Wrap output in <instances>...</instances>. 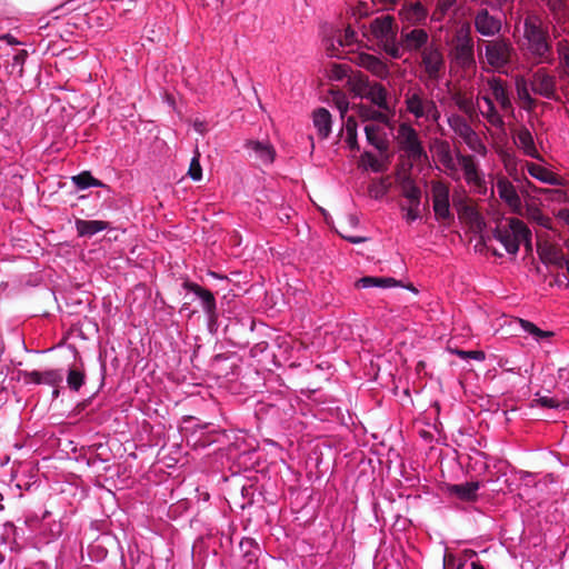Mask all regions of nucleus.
<instances>
[{
  "label": "nucleus",
  "instance_id": "obj_27",
  "mask_svg": "<svg viewBox=\"0 0 569 569\" xmlns=\"http://www.w3.org/2000/svg\"><path fill=\"white\" fill-rule=\"evenodd\" d=\"M77 232L81 237H91L108 228V223L101 220H82L76 221Z\"/></svg>",
  "mask_w": 569,
  "mask_h": 569
},
{
  "label": "nucleus",
  "instance_id": "obj_1",
  "mask_svg": "<svg viewBox=\"0 0 569 569\" xmlns=\"http://www.w3.org/2000/svg\"><path fill=\"white\" fill-rule=\"evenodd\" d=\"M351 91L362 99L369 100L375 107L395 113V103L391 101L388 90L379 82L369 80L363 74H357L349 79Z\"/></svg>",
  "mask_w": 569,
  "mask_h": 569
},
{
  "label": "nucleus",
  "instance_id": "obj_41",
  "mask_svg": "<svg viewBox=\"0 0 569 569\" xmlns=\"http://www.w3.org/2000/svg\"><path fill=\"white\" fill-rule=\"evenodd\" d=\"M361 163L365 168L372 170L373 172L382 171L381 161L372 153L365 152L361 156Z\"/></svg>",
  "mask_w": 569,
  "mask_h": 569
},
{
  "label": "nucleus",
  "instance_id": "obj_9",
  "mask_svg": "<svg viewBox=\"0 0 569 569\" xmlns=\"http://www.w3.org/2000/svg\"><path fill=\"white\" fill-rule=\"evenodd\" d=\"M457 170L459 178L457 181L463 179L466 183L479 192L486 188L485 174L479 169L478 163L471 156H463L458 153Z\"/></svg>",
  "mask_w": 569,
  "mask_h": 569
},
{
  "label": "nucleus",
  "instance_id": "obj_11",
  "mask_svg": "<svg viewBox=\"0 0 569 569\" xmlns=\"http://www.w3.org/2000/svg\"><path fill=\"white\" fill-rule=\"evenodd\" d=\"M432 204L437 219L447 220L451 218L449 189L446 184L437 182L432 186Z\"/></svg>",
  "mask_w": 569,
  "mask_h": 569
},
{
  "label": "nucleus",
  "instance_id": "obj_24",
  "mask_svg": "<svg viewBox=\"0 0 569 569\" xmlns=\"http://www.w3.org/2000/svg\"><path fill=\"white\" fill-rule=\"evenodd\" d=\"M487 84L489 87V90L491 91L492 97L499 103L500 108L503 110L511 109V100L508 94L505 82L498 78L492 77L487 80Z\"/></svg>",
  "mask_w": 569,
  "mask_h": 569
},
{
  "label": "nucleus",
  "instance_id": "obj_58",
  "mask_svg": "<svg viewBox=\"0 0 569 569\" xmlns=\"http://www.w3.org/2000/svg\"><path fill=\"white\" fill-rule=\"evenodd\" d=\"M24 57H26V51H20L18 54H16L14 60L19 63H22Z\"/></svg>",
  "mask_w": 569,
  "mask_h": 569
},
{
  "label": "nucleus",
  "instance_id": "obj_54",
  "mask_svg": "<svg viewBox=\"0 0 569 569\" xmlns=\"http://www.w3.org/2000/svg\"><path fill=\"white\" fill-rule=\"evenodd\" d=\"M501 157H502V161H503L506 170L510 174H512L511 169H512V167H515L513 158L510 154H508V153H503V154H501Z\"/></svg>",
  "mask_w": 569,
  "mask_h": 569
},
{
  "label": "nucleus",
  "instance_id": "obj_8",
  "mask_svg": "<svg viewBox=\"0 0 569 569\" xmlns=\"http://www.w3.org/2000/svg\"><path fill=\"white\" fill-rule=\"evenodd\" d=\"M396 142L400 150H402L406 156L413 161H418L427 157L417 130L407 122L399 124L396 133Z\"/></svg>",
  "mask_w": 569,
  "mask_h": 569
},
{
  "label": "nucleus",
  "instance_id": "obj_17",
  "mask_svg": "<svg viewBox=\"0 0 569 569\" xmlns=\"http://www.w3.org/2000/svg\"><path fill=\"white\" fill-rule=\"evenodd\" d=\"M387 124L388 123L370 122L365 126L368 143L380 151H385L388 148Z\"/></svg>",
  "mask_w": 569,
  "mask_h": 569
},
{
  "label": "nucleus",
  "instance_id": "obj_61",
  "mask_svg": "<svg viewBox=\"0 0 569 569\" xmlns=\"http://www.w3.org/2000/svg\"><path fill=\"white\" fill-rule=\"evenodd\" d=\"M349 220H350V223H352V224L357 223V220H356V218L353 216H350Z\"/></svg>",
  "mask_w": 569,
  "mask_h": 569
},
{
  "label": "nucleus",
  "instance_id": "obj_3",
  "mask_svg": "<svg viewBox=\"0 0 569 569\" xmlns=\"http://www.w3.org/2000/svg\"><path fill=\"white\" fill-rule=\"evenodd\" d=\"M452 62L462 68L469 69L475 67L473 41L471 39V27L469 23L461 24L453 39V48L451 50Z\"/></svg>",
  "mask_w": 569,
  "mask_h": 569
},
{
  "label": "nucleus",
  "instance_id": "obj_43",
  "mask_svg": "<svg viewBox=\"0 0 569 569\" xmlns=\"http://www.w3.org/2000/svg\"><path fill=\"white\" fill-rule=\"evenodd\" d=\"M188 174L193 181H200L202 179V168H201V164L199 161L198 152L194 154V157L190 161Z\"/></svg>",
  "mask_w": 569,
  "mask_h": 569
},
{
  "label": "nucleus",
  "instance_id": "obj_21",
  "mask_svg": "<svg viewBox=\"0 0 569 569\" xmlns=\"http://www.w3.org/2000/svg\"><path fill=\"white\" fill-rule=\"evenodd\" d=\"M425 70L430 78H437L443 67L442 53L436 48H426L422 52Z\"/></svg>",
  "mask_w": 569,
  "mask_h": 569
},
{
  "label": "nucleus",
  "instance_id": "obj_10",
  "mask_svg": "<svg viewBox=\"0 0 569 569\" xmlns=\"http://www.w3.org/2000/svg\"><path fill=\"white\" fill-rule=\"evenodd\" d=\"M435 160L442 167L446 174L453 180H458L459 172L457 170L458 153L452 154L450 147L447 142H438L433 147Z\"/></svg>",
  "mask_w": 569,
  "mask_h": 569
},
{
  "label": "nucleus",
  "instance_id": "obj_56",
  "mask_svg": "<svg viewBox=\"0 0 569 569\" xmlns=\"http://www.w3.org/2000/svg\"><path fill=\"white\" fill-rule=\"evenodd\" d=\"M193 128L200 134H204L207 132V126H206V123L203 121L196 120L193 122Z\"/></svg>",
  "mask_w": 569,
  "mask_h": 569
},
{
  "label": "nucleus",
  "instance_id": "obj_16",
  "mask_svg": "<svg viewBox=\"0 0 569 569\" xmlns=\"http://www.w3.org/2000/svg\"><path fill=\"white\" fill-rule=\"evenodd\" d=\"M455 130L472 151L478 154L486 156L487 147L469 124L463 121H459L455 127Z\"/></svg>",
  "mask_w": 569,
  "mask_h": 569
},
{
  "label": "nucleus",
  "instance_id": "obj_45",
  "mask_svg": "<svg viewBox=\"0 0 569 569\" xmlns=\"http://www.w3.org/2000/svg\"><path fill=\"white\" fill-rule=\"evenodd\" d=\"M405 197L410 201V203H420V189L413 184H408L403 189Z\"/></svg>",
  "mask_w": 569,
  "mask_h": 569
},
{
  "label": "nucleus",
  "instance_id": "obj_15",
  "mask_svg": "<svg viewBox=\"0 0 569 569\" xmlns=\"http://www.w3.org/2000/svg\"><path fill=\"white\" fill-rule=\"evenodd\" d=\"M352 62L357 66L365 68L370 71L373 76L380 79H387L389 76L388 66L382 62L379 58L367 53V52H357L351 58Z\"/></svg>",
  "mask_w": 569,
  "mask_h": 569
},
{
  "label": "nucleus",
  "instance_id": "obj_29",
  "mask_svg": "<svg viewBox=\"0 0 569 569\" xmlns=\"http://www.w3.org/2000/svg\"><path fill=\"white\" fill-rule=\"evenodd\" d=\"M479 489V482H465L460 485H452L448 488L450 495L458 497L461 500L469 501L476 498Z\"/></svg>",
  "mask_w": 569,
  "mask_h": 569
},
{
  "label": "nucleus",
  "instance_id": "obj_7",
  "mask_svg": "<svg viewBox=\"0 0 569 569\" xmlns=\"http://www.w3.org/2000/svg\"><path fill=\"white\" fill-rule=\"evenodd\" d=\"M406 110L418 121L436 122L439 111L436 103L422 91H408L405 96Z\"/></svg>",
  "mask_w": 569,
  "mask_h": 569
},
{
  "label": "nucleus",
  "instance_id": "obj_40",
  "mask_svg": "<svg viewBox=\"0 0 569 569\" xmlns=\"http://www.w3.org/2000/svg\"><path fill=\"white\" fill-rule=\"evenodd\" d=\"M550 11L553 13L558 23L562 22L566 18V6L563 0H543Z\"/></svg>",
  "mask_w": 569,
  "mask_h": 569
},
{
  "label": "nucleus",
  "instance_id": "obj_4",
  "mask_svg": "<svg viewBox=\"0 0 569 569\" xmlns=\"http://www.w3.org/2000/svg\"><path fill=\"white\" fill-rule=\"evenodd\" d=\"M513 48L508 40L498 39L485 42L483 51L481 48L478 50L479 62L482 68L486 66L495 70H500L510 61Z\"/></svg>",
  "mask_w": 569,
  "mask_h": 569
},
{
  "label": "nucleus",
  "instance_id": "obj_36",
  "mask_svg": "<svg viewBox=\"0 0 569 569\" xmlns=\"http://www.w3.org/2000/svg\"><path fill=\"white\" fill-rule=\"evenodd\" d=\"M428 40V34L422 29H413L406 34V44L410 49H418L423 46Z\"/></svg>",
  "mask_w": 569,
  "mask_h": 569
},
{
  "label": "nucleus",
  "instance_id": "obj_37",
  "mask_svg": "<svg viewBox=\"0 0 569 569\" xmlns=\"http://www.w3.org/2000/svg\"><path fill=\"white\" fill-rule=\"evenodd\" d=\"M84 380L86 375L82 369L71 368L69 370L67 376V383L71 390L78 391L84 385Z\"/></svg>",
  "mask_w": 569,
  "mask_h": 569
},
{
  "label": "nucleus",
  "instance_id": "obj_25",
  "mask_svg": "<svg viewBox=\"0 0 569 569\" xmlns=\"http://www.w3.org/2000/svg\"><path fill=\"white\" fill-rule=\"evenodd\" d=\"M312 123L321 139L329 137L331 132L332 120L331 114L327 109L319 108L315 110L312 113Z\"/></svg>",
  "mask_w": 569,
  "mask_h": 569
},
{
  "label": "nucleus",
  "instance_id": "obj_42",
  "mask_svg": "<svg viewBox=\"0 0 569 569\" xmlns=\"http://www.w3.org/2000/svg\"><path fill=\"white\" fill-rule=\"evenodd\" d=\"M356 42H357V33L350 28H347L343 31V33H339L337 36V43H338L339 48L350 47Z\"/></svg>",
  "mask_w": 569,
  "mask_h": 569
},
{
  "label": "nucleus",
  "instance_id": "obj_47",
  "mask_svg": "<svg viewBox=\"0 0 569 569\" xmlns=\"http://www.w3.org/2000/svg\"><path fill=\"white\" fill-rule=\"evenodd\" d=\"M356 287L361 289L379 288V277H362L356 282Z\"/></svg>",
  "mask_w": 569,
  "mask_h": 569
},
{
  "label": "nucleus",
  "instance_id": "obj_53",
  "mask_svg": "<svg viewBox=\"0 0 569 569\" xmlns=\"http://www.w3.org/2000/svg\"><path fill=\"white\" fill-rule=\"evenodd\" d=\"M456 0H438L437 10L446 13L455 3Z\"/></svg>",
  "mask_w": 569,
  "mask_h": 569
},
{
  "label": "nucleus",
  "instance_id": "obj_57",
  "mask_svg": "<svg viewBox=\"0 0 569 569\" xmlns=\"http://www.w3.org/2000/svg\"><path fill=\"white\" fill-rule=\"evenodd\" d=\"M559 219L569 224V209H562L558 212Z\"/></svg>",
  "mask_w": 569,
  "mask_h": 569
},
{
  "label": "nucleus",
  "instance_id": "obj_44",
  "mask_svg": "<svg viewBox=\"0 0 569 569\" xmlns=\"http://www.w3.org/2000/svg\"><path fill=\"white\" fill-rule=\"evenodd\" d=\"M420 203H409L408 207H403V218L407 222L411 223L420 218V210H419Z\"/></svg>",
  "mask_w": 569,
  "mask_h": 569
},
{
  "label": "nucleus",
  "instance_id": "obj_18",
  "mask_svg": "<svg viewBox=\"0 0 569 569\" xmlns=\"http://www.w3.org/2000/svg\"><path fill=\"white\" fill-rule=\"evenodd\" d=\"M525 168L533 179L542 183L550 186H565L563 178L539 163L526 162Z\"/></svg>",
  "mask_w": 569,
  "mask_h": 569
},
{
  "label": "nucleus",
  "instance_id": "obj_6",
  "mask_svg": "<svg viewBox=\"0 0 569 569\" xmlns=\"http://www.w3.org/2000/svg\"><path fill=\"white\" fill-rule=\"evenodd\" d=\"M370 31L390 57L399 58L401 56V47L396 41V30L391 16L387 14L372 20Z\"/></svg>",
  "mask_w": 569,
  "mask_h": 569
},
{
  "label": "nucleus",
  "instance_id": "obj_62",
  "mask_svg": "<svg viewBox=\"0 0 569 569\" xmlns=\"http://www.w3.org/2000/svg\"><path fill=\"white\" fill-rule=\"evenodd\" d=\"M566 268H567V271L569 273V260H566Z\"/></svg>",
  "mask_w": 569,
  "mask_h": 569
},
{
  "label": "nucleus",
  "instance_id": "obj_38",
  "mask_svg": "<svg viewBox=\"0 0 569 569\" xmlns=\"http://www.w3.org/2000/svg\"><path fill=\"white\" fill-rule=\"evenodd\" d=\"M519 323L523 331L530 335L536 341H540L552 336L551 331H543L530 321L520 319Z\"/></svg>",
  "mask_w": 569,
  "mask_h": 569
},
{
  "label": "nucleus",
  "instance_id": "obj_19",
  "mask_svg": "<svg viewBox=\"0 0 569 569\" xmlns=\"http://www.w3.org/2000/svg\"><path fill=\"white\" fill-rule=\"evenodd\" d=\"M355 113L361 119L362 122H381L389 123L390 118L393 116L386 110L373 108L363 103L355 104L352 107Z\"/></svg>",
  "mask_w": 569,
  "mask_h": 569
},
{
  "label": "nucleus",
  "instance_id": "obj_63",
  "mask_svg": "<svg viewBox=\"0 0 569 569\" xmlns=\"http://www.w3.org/2000/svg\"><path fill=\"white\" fill-rule=\"evenodd\" d=\"M210 276L214 277V278H219V276L214 272H210Z\"/></svg>",
  "mask_w": 569,
  "mask_h": 569
},
{
  "label": "nucleus",
  "instance_id": "obj_46",
  "mask_svg": "<svg viewBox=\"0 0 569 569\" xmlns=\"http://www.w3.org/2000/svg\"><path fill=\"white\" fill-rule=\"evenodd\" d=\"M349 67L348 64H333L330 70V77L336 80H341L348 76Z\"/></svg>",
  "mask_w": 569,
  "mask_h": 569
},
{
  "label": "nucleus",
  "instance_id": "obj_23",
  "mask_svg": "<svg viewBox=\"0 0 569 569\" xmlns=\"http://www.w3.org/2000/svg\"><path fill=\"white\" fill-rule=\"evenodd\" d=\"M515 143L526 156L541 160V156L535 144L533 136L528 129L522 128L517 132Z\"/></svg>",
  "mask_w": 569,
  "mask_h": 569
},
{
  "label": "nucleus",
  "instance_id": "obj_13",
  "mask_svg": "<svg viewBox=\"0 0 569 569\" xmlns=\"http://www.w3.org/2000/svg\"><path fill=\"white\" fill-rule=\"evenodd\" d=\"M497 192L501 200L515 213L522 214V202L515 186L505 177H499L496 183Z\"/></svg>",
  "mask_w": 569,
  "mask_h": 569
},
{
  "label": "nucleus",
  "instance_id": "obj_30",
  "mask_svg": "<svg viewBox=\"0 0 569 569\" xmlns=\"http://www.w3.org/2000/svg\"><path fill=\"white\" fill-rule=\"evenodd\" d=\"M557 51L559 58V74L560 77L569 78V42L563 39L557 43Z\"/></svg>",
  "mask_w": 569,
  "mask_h": 569
},
{
  "label": "nucleus",
  "instance_id": "obj_64",
  "mask_svg": "<svg viewBox=\"0 0 569 569\" xmlns=\"http://www.w3.org/2000/svg\"><path fill=\"white\" fill-rule=\"evenodd\" d=\"M539 250H540V254H545V251L542 248L539 247Z\"/></svg>",
  "mask_w": 569,
  "mask_h": 569
},
{
  "label": "nucleus",
  "instance_id": "obj_28",
  "mask_svg": "<svg viewBox=\"0 0 569 569\" xmlns=\"http://www.w3.org/2000/svg\"><path fill=\"white\" fill-rule=\"evenodd\" d=\"M478 107L481 113L488 119V121L495 126L501 128L503 126L502 118L495 110L492 100L485 96L478 100Z\"/></svg>",
  "mask_w": 569,
  "mask_h": 569
},
{
  "label": "nucleus",
  "instance_id": "obj_39",
  "mask_svg": "<svg viewBox=\"0 0 569 569\" xmlns=\"http://www.w3.org/2000/svg\"><path fill=\"white\" fill-rule=\"evenodd\" d=\"M72 181L79 189H87L89 187H101L102 186V183L99 180L94 179L88 172H83V173L72 177Z\"/></svg>",
  "mask_w": 569,
  "mask_h": 569
},
{
  "label": "nucleus",
  "instance_id": "obj_32",
  "mask_svg": "<svg viewBox=\"0 0 569 569\" xmlns=\"http://www.w3.org/2000/svg\"><path fill=\"white\" fill-rule=\"evenodd\" d=\"M357 128L358 123L353 117H348L345 122V141L351 150H359L357 141Z\"/></svg>",
  "mask_w": 569,
  "mask_h": 569
},
{
  "label": "nucleus",
  "instance_id": "obj_12",
  "mask_svg": "<svg viewBox=\"0 0 569 569\" xmlns=\"http://www.w3.org/2000/svg\"><path fill=\"white\" fill-rule=\"evenodd\" d=\"M531 90L547 99H557L556 80L545 69L537 70L530 82Z\"/></svg>",
  "mask_w": 569,
  "mask_h": 569
},
{
  "label": "nucleus",
  "instance_id": "obj_34",
  "mask_svg": "<svg viewBox=\"0 0 569 569\" xmlns=\"http://www.w3.org/2000/svg\"><path fill=\"white\" fill-rule=\"evenodd\" d=\"M525 216L530 219L531 221L538 223L539 226L551 229L552 228V220L548 216L543 214L542 211L532 206H527Z\"/></svg>",
  "mask_w": 569,
  "mask_h": 569
},
{
  "label": "nucleus",
  "instance_id": "obj_50",
  "mask_svg": "<svg viewBox=\"0 0 569 569\" xmlns=\"http://www.w3.org/2000/svg\"><path fill=\"white\" fill-rule=\"evenodd\" d=\"M540 192L548 196L551 200L565 201L566 199V193L559 189H541Z\"/></svg>",
  "mask_w": 569,
  "mask_h": 569
},
{
  "label": "nucleus",
  "instance_id": "obj_33",
  "mask_svg": "<svg viewBox=\"0 0 569 569\" xmlns=\"http://www.w3.org/2000/svg\"><path fill=\"white\" fill-rule=\"evenodd\" d=\"M31 378L37 383H46V385H58L62 376L58 370H47L43 372L33 371L31 372Z\"/></svg>",
  "mask_w": 569,
  "mask_h": 569
},
{
  "label": "nucleus",
  "instance_id": "obj_51",
  "mask_svg": "<svg viewBox=\"0 0 569 569\" xmlns=\"http://www.w3.org/2000/svg\"><path fill=\"white\" fill-rule=\"evenodd\" d=\"M399 286V281L391 277H379V288H395Z\"/></svg>",
  "mask_w": 569,
  "mask_h": 569
},
{
  "label": "nucleus",
  "instance_id": "obj_55",
  "mask_svg": "<svg viewBox=\"0 0 569 569\" xmlns=\"http://www.w3.org/2000/svg\"><path fill=\"white\" fill-rule=\"evenodd\" d=\"M341 237L343 239L348 240L349 242L356 243V244L367 241L366 237H360V236H349V234L341 233Z\"/></svg>",
  "mask_w": 569,
  "mask_h": 569
},
{
  "label": "nucleus",
  "instance_id": "obj_26",
  "mask_svg": "<svg viewBox=\"0 0 569 569\" xmlns=\"http://www.w3.org/2000/svg\"><path fill=\"white\" fill-rule=\"evenodd\" d=\"M184 287L189 291L193 292L201 300L202 308H203V310L208 315L211 316V315L214 313V310H216V299H214L213 295L209 290L203 289L202 287H200L197 283H190V282H187L184 284Z\"/></svg>",
  "mask_w": 569,
  "mask_h": 569
},
{
  "label": "nucleus",
  "instance_id": "obj_31",
  "mask_svg": "<svg viewBox=\"0 0 569 569\" xmlns=\"http://www.w3.org/2000/svg\"><path fill=\"white\" fill-rule=\"evenodd\" d=\"M248 147L254 152L256 157L259 158L263 163H270L273 160L274 151L270 144L251 141Z\"/></svg>",
  "mask_w": 569,
  "mask_h": 569
},
{
  "label": "nucleus",
  "instance_id": "obj_59",
  "mask_svg": "<svg viewBox=\"0 0 569 569\" xmlns=\"http://www.w3.org/2000/svg\"><path fill=\"white\" fill-rule=\"evenodd\" d=\"M332 47L331 56L340 57L338 49H336L333 42L330 44Z\"/></svg>",
  "mask_w": 569,
  "mask_h": 569
},
{
  "label": "nucleus",
  "instance_id": "obj_5",
  "mask_svg": "<svg viewBox=\"0 0 569 569\" xmlns=\"http://www.w3.org/2000/svg\"><path fill=\"white\" fill-rule=\"evenodd\" d=\"M525 38L528 43L529 51L539 58L541 61H548V53L550 52V44L548 42L547 32L542 28V22L539 17L530 16L525 21Z\"/></svg>",
  "mask_w": 569,
  "mask_h": 569
},
{
  "label": "nucleus",
  "instance_id": "obj_2",
  "mask_svg": "<svg viewBox=\"0 0 569 569\" xmlns=\"http://www.w3.org/2000/svg\"><path fill=\"white\" fill-rule=\"evenodd\" d=\"M495 238L510 254H516L520 244H525L528 249L531 248V231L523 221L516 218L499 226L495 231Z\"/></svg>",
  "mask_w": 569,
  "mask_h": 569
},
{
  "label": "nucleus",
  "instance_id": "obj_14",
  "mask_svg": "<svg viewBox=\"0 0 569 569\" xmlns=\"http://www.w3.org/2000/svg\"><path fill=\"white\" fill-rule=\"evenodd\" d=\"M352 62L357 66L365 68L370 71L373 76L380 79H387L389 76L388 66L382 62L379 58L367 53V52H357L351 58Z\"/></svg>",
  "mask_w": 569,
  "mask_h": 569
},
{
  "label": "nucleus",
  "instance_id": "obj_48",
  "mask_svg": "<svg viewBox=\"0 0 569 569\" xmlns=\"http://www.w3.org/2000/svg\"><path fill=\"white\" fill-rule=\"evenodd\" d=\"M535 403L540 406V407H546V408H559L560 407V402L552 398V397H548V396H539L537 399H535Z\"/></svg>",
  "mask_w": 569,
  "mask_h": 569
},
{
  "label": "nucleus",
  "instance_id": "obj_22",
  "mask_svg": "<svg viewBox=\"0 0 569 569\" xmlns=\"http://www.w3.org/2000/svg\"><path fill=\"white\" fill-rule=\"evenodd\" d=\"M475 26L477 31L486 37L495 36L501 29L500 20L491 17L486 10L476 16Z\"/></svg>",
  "mask_w": 569,
  "mask_h": 569
},
{
  "label": "nucleus",
  "instance_id": "obj_52",
  "mask_svg": "<svg viewBox=\"0 0 569 569\" xmlns=\"http://www.w3.org/2000/svg\"><path fill=\"white\" fill-rule=\"evenodd\" d=\"M336 104L340 112L341 118L343 119L346 117V113L349 110L348 101L343 97H341V98L337 99Z\"/></svg>",
  "mask_w": 569,
  "mask_h": 569
},
{
  "label": "nucleus",
  "instance_id": "obj_49",
  "mask_svg": "<svg viewBox=\"0 0 569 569\" xmlns=\"http://www.w3.org/2000/svg\"><path fill=\"white\" fill-rule=\"evenodd\" d=\"M455 352L462 359L471 358V359H475L478 361H482L486 359L485 352L480 351V350H471V351L456 350Z\"/></svg>",
  "mask_w": 569,
  "mask_h": 569
},
{
  "label": "nucleus",
  "instance_id": "obj_35",
  "mask_svg": "<svg viewBox=\"0 0 569 569\" xmlns=\"http://www.w3.org/2000/svg\"><path fill=\"white\" fill-rule=\"evenodd\" d=\"M516 90L519 99L527 103L528 106H531L533 103V99L530 94L529 86L530 83L523 76H518L515 79Z\"/></svg>",
  "mask_w": 569,
  "mask_h": 569
},
{
  "label": "nucleus",
  "instance_id": "obj_60",
  "mask_svg": "<svg viewBox=\"0 0 569 569\" xmlns=\"http://www.w3.org/2000/svg\"><path fill=\"white\" fill-rule=\"evenodd\" d=\"M471 569H485L479 562H471Z\"/></svg>",
  "mask_w": 569,
  "mask_h": 569
},
{
  "label": "nucleus",
  "instance_id": "obj_20",
  "mask_svg": "<svg viewBox=\"0 0 569 569\" xmlns=\"http://www.w3.org/2000/svg\"><path fill=\"white\" fill-rule=\"evenodd\" d=\"M399 17L409 24H422L427 20L428 10L421 2H411L402 6Z\"/></svg>",
  "mask_w": 569,
  "mask_h": 569
}]
</instances>
